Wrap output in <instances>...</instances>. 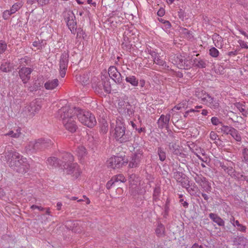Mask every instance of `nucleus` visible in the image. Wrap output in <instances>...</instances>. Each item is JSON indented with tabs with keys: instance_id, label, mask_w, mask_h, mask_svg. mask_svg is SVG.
<instances>
[{
	"instance_id": "obj_1",
	"label": "nucleus",
	"mask_w": 248,
	"mask_h": 248,
	"mask_svg": "<svg viewBox=\"0 0 248 248\" xmlns=\"http://www.w3.org/2000/svg\"><path fill=\"white\" fill-rule=\"evenodd\" d=\"M5 159L9 166L17 172L25 173L29 170L30 165L27 159L15 150L8 151Z\"/></svg>"
},
{
	"instance_id": "obj_2",
	"label": "nucleus",
	"mask_w": 248,
	"mask_h": 248,
	"mask_svg": "<svg viewBox=\"0 0 248 248\" xmlns=\"http://www.w3.org/2000/svg\"><path fill=\"white\" fill-rule=\"evenodd\" d=\"M76 109L73 108L65 106L62 107L58 111V116L62 121V124L66 129L71 133L76 132L78 126L75 122Z\"/></svg>"
},
{
	"instance_id": "obj_3",
	"label": "nucleus",
	"mask_w": 248,
	"mask_h": 248,
	"mask_svg": "<svg viewBox=\"0 0 248 248\" xmlns=\"http://www.w3.org/2000/svg\"><path fill=\"white\" fill-rule=\"evenodd\" d=\"M113 136L116 141L120 143L128 142L132 138V133L126 130L124 120L121 117L117 118Z\"/></svg>"
},
{
	"instance_id": "obj_4",
	"label": "nucleus",
	"mask_w": 248,
	"mask_h": 248,
	"mask_svg": "<svg viewBox=\"0 0 248 248\" xmlns=\"http://www.w3.org/2000/svg\"><path fill=\"white\" fill-rule=\"evenodd\" d=\"M74 108L76 109V111L75 112L76 117L81 123L91 128L95 125L96 121L93 115L90 112L83 110L79 108L74 107Z\"/></svg>"
},
{
	"instance_id": "obj_5",
	"label": "nucleus",
	"mask_w": 248,
	"mask_h": 248,
	"mask_svg": "<svg viewBox=\"0 0 248 248\" xmlns=\"http://www.w3.org/2000/svg\"><path fill=\"white\" fill-rule=\"evenodd\" d=\"M63 15L67 26L71 32L75 34L77 31V21L74 14L72 11L69 10L64 12Z\"/></svg>"
},
{
	"instance_id": "obj_6",
	"label": "nucleus",
	"mask_w": 248,
	"mask_h": 248,
	"mask_svg": "<svg viewBox=\"0 0 248 248\" xmlns=\"http://www.w3.org/2000/svg\"><path fill=\"white\" fill-rule=\"evenodd\" d=\"M172 62L181 69H188L191 66L190 62L185 56L181 54L175 55L172 59Z\"/></svg>"
},
{
	"instance_id": "obj_7",
	"label": "nucleus",
	"mask_w": 248,
	"mask_h": 248,
	"mask_svg": "<svg viewBox=\"0 0 248 248\" xmlns=\"http://www.w3.org/2000/svg\"><path fill=\"white\" fill-rule=\"evenodd\" d=\"M195 182L199 185L203 191L207 193H210L211 191L212 187L211 184L207 179L202 174L195 173V176H193Z\"/></svg>"
},
{
	"instance_id": "obj_8",
	"label": "nucleus",
	"mask_w": 248,
	"mask_h": 248,
	"mask_svg": "<svg viewBox=\"0 0 248 248\" xmlns=\"http://www.w3.org/2000/svg\"><path fill=\"white\" fill-rule=\"evenodd\" d=\"M18 69L20 78L24 84L27 83L31 78V74L33 70L29 67L22 66V65H20Z\"/></svg>"
},
{
	"instance_id": "obj_9",
	"label": "nucleus",
	"mask_w": 248,
	"mask_h": 248,
	"mask_svg": "<svg viewBox=\"0 0 248 248\" xmlns=\"http://www.w3.org/2000/svg\"><path fill=\"white\" fill-rule=\"evenodd\" d=\"M197 95L199 98H201L202 100L204 102L208 103V106L214 109H217L218 108L219 104L217 100L214 99L213 97L209 94L206 93L205 92L203 94L202 96Z\"/></svg>"
},
{
	"instance_id": "obj_10",
	"label": "nucleus",
	"mask_w": 248,
	"mask_h": 248,
	"mask_svg": "<svg viewBox=\"0 0 248 248\" xmlns=\"http://www.w3.org/2000/svg\"><path fill=\"white\" fill-rule=\"evenodd\" d=\"M124 163L123 157L120 156L112 157L107 161L108 167L113 169L122 167Z\"/></svg>"
},
{
	"instance_id": "obj_11",
	"label": "nucleus",
	"mask_w": 248,
	"mask_h": 248,
	"mask_svg": "<svg viewBox=\"0 0 248 248\" xmlns=\"http://www.w3.org/2000/svg\"><path fill=\"white\" fill-rule=\"evenodd\" d=\"M35 141L38 152L47 149L53 144L52 141L48 139H39Z\"/></svg>"
},
{
	"instance_id": "obj_12",
	"label": "nucleus",
	"mask_w": 248,
	"mask_h": 248,
	"mask_svg": "<svg viewBox=\"0 0 248 248\" xmlns=\"http://www.w3.org/2000/svg\"><path fill=\"white\" fill-rule=\"evenodd\" d=\"M174 178L177 183L180 184L183 187H186V186H189V181L188 178L182 172L176 171L174 172Z\"/></svg>"
},
{
	"instance_id": "obj_13",
	"label": "nucleus",
	"mask_w": 248,
	"mask_h": 248,
	"mask_svg": "<svg viewBox=\"0 0 248 248\" xmlns=\"http://www.w3.org/2000/svg\"><path fill=\"white\" fill-rule=\"evenodd\" d=\"M63 169L66 170V172L68 174H71L75 173L76 177H78L79 174L80 172L78 170V166L77 163H65L62 167Z\"/></svg>"
},
{
	"instance_id": "obj_14",
	"label": "nucleus",
	"mask_w": 248,
	"mask_h": 248,
	"mask_svg": "<svg viewBox=\"0 0 248 248\" xmlns=\"http://www.w3.org/2000/svg\"><path fill=\"white\" fill-rule=\"evenodd\" d=\"M170 118V114L166 115L162 114L157 122V126L159 129L165 128L168 130L169 129V123Z\"/></svg>"
},
{
	"instance_id": "obj_15",
	"label": "nucleus",
	"mask_w": 248,
	"mask_h": 248,
	"mask_svg": "<svg viewBox=\"0 0 248 248\" xmlns=\"http://www.w3.org/2000/svg\"><path fill=\"white\" fill-rule=\"evenodd\" d=\"M101 142L99 135L97 134H93V135H89L88 143L89 146L93 150L96 149Z\"/></svg>"
},
{
	"instance_id": "obj_16",
	"label": "nucleus",
	"mask_w": 248,
	"mask_h": 248,
	"mask_svg": "<svg viewBox=\"0 0 248 248\" xmlns=\"http://www.w3.org/2000/svg\"><path fill=\"white\" fill-rule=\"evenodd\" d=\"M142 156V152L137 151L132 157V159L129 163V167L131 168L138 167L140 164Z\"/></svg>"
},
{
	"instance_id": "obj_17",
	"label": "nucleus",
	"mask_w": 248,
	"mask_h": 248,
	"mask_svg": "<svg viewBox=\"0 0 248 248\" xmlns=\"http://www.w3.org/2000/svg\"><path fill=\"white\" fill-rule=\"evenodd\" d=\"M41 106L35 102H32L27 108L28 115L30 116H34L41 109Z\"/></svg>"
},
{
	"instance_id": "obj_18",
	"label": "nucleus",
	"mask_w": 248,
	"mask_h": 248,
	"mask_svg": "<svg viewBox=\"0 0 248 248\" xmlns=\"http://www.w3.org/2000/svg\"><path fill=\"white\" fill-rule=\"evenodd\" d=\"M233 162L231 161L227 162L226 164L222 162H219V166L231 177L233 173L235 172V170L233 168Z\"/></svg>"
},
{
	"instance_id": "obj_19",
	"label": "nucleus",
	"mask_w": 248,
	"mask_h": 248,
	"mask_svg": "<svg viewBox=\"0 0 248 248\" xmlns=\"http://www.w3.org/2000/svg\"><path fill=\"white\" fill-rule=\"evenodd\" d=\"M69 54L67 52H63L62 54L60 60V69H67L69 61Z\"/></svg>"
},
{
	"instance_id": "obj_20",
	"label": "nucleus",
	"mask_w": 248,
	"mask_h": 248,
	"mask_svg": "<svg viewBox=\"0 0 248 248\" xmlns=\"http://www.w3.org/2000/svg\"><path fill=\"white\" fill-rule=\"evenodd\" d=\"M101 80L104 85V91L107 93H110L111 91V87L110 83L109 82V79L108 77L107 73L106 75H102Z\"/></svg>"
},
{
	"instance_id": "obj_21",
	"label": "nucleus",
	"mask_w": 248,
	"mask_h": 248,
	"mask_svg": "<svg viewBox=\"0 0 248 248\" xmlns=\"http://www.w3.org/2000/svg\"><path fill=\"white\" fill-rule=\"evenodd\" d=\"M61 157L62 160H60V162L62 164V167H63V165L65 163H71L74 160L73 155L67 152L62 153Z\"/></svg>"
},
{
	"instance_id": "obj_22",
	"label": "nucleus",
	"mask_w": 248,
	"mask_h": 248,
	"mask_svg": "<svg viewBox=\"0 0 248 248\" xmlns=\"http://www.w3.org/2000/svg\"><path fill=\"white\" fill-rule=\"evenodd\" d=\"M168 146L170 151L174 155H178L181 154V150L180 149L179 146L177 144L175 141L173 142H167Z\"/></svg>"
},
{
	"instance_id": "obj_23",
	"label": "nucleus",
	"mask_w": 248,
	"mask_h": 248,
	"mask_svg": "<svg viewBox=\"0 0 248 248\" xmlns=\"http://www.w3.org/2000/svg\"><path fill=\"white\" fill-rule=\"evenodd\" d=\"M59 80L57 78L48 80L44 84V87L46 90H52L59 85Z\"/></svg>"
},
{
	"instance_id": "obj_24",
	"label": "nucleus",
	"mask_w": 248,
	"mask_h": 248,
	"mask_svg": "<svg viewBox=\"0 0 248 248\" xmlns=\"http://www.w3.org/2000/svg\"><path fill=\"white\" fill-rule=\"evenodd\" d=\"M25 151L29 154H34L38 152L35 140L30 141L25 146Z\"/></svg>"
},
{
	"instance_id": "obj_25",
	"label": "nucleus",
	"mask_w": 248,
	"mask_h": 248,
	"mask_svg": "<svg viewBox=\"0 0 248 248\" xmlns=\"http://www.w3.org/2000/svg\"><path fill=\"white\" fill-rule=\"evenodd\" d=\"M209 217L215 223L219 226H224L225 222L224 220L219 217L217 214L215 213H210Z\"/></svg>"
},
{
	"instance_id": "obj_26",
	"label": "nucleus",
	"mask_w": 248,
	"mask_h": 248,
	"mask_svg": "<svg viewBox=\"0 0 248 248\" xmlns=\"http://www.w3.org/2000/svg\"><path fill=\"white\" fill-rule=\"evenodd\" d=\"M193 65L199 68H204L206 67L207 64L204 59L199 58L193 59Z\"/></svg>"
},
{
	"instance_id": "obj_27",
	"label": "nucleus",
	"mask_w": 248,
	"mask_h": 248,
	"mask_svg": "<svg viewBox=\"0 0 248 248\" xmlns=\"http://www.w3.org/2000/svg\"><path fill=\"white\" fill-rule=\"evenodd\" d=\"M155 234L158 237H162L165 235V228L164 225L161 222L158 223V225L155 230Z\"/></svg>"
},
{
	"instance_id": "obj_28",
	"label": "nucleus",
	"mask_w": 248,
	"mask_h": 248,
	"mask_svg": "<svg viewBox=\"0 0 248 248\" xmlns=\"http://www.w3.org/2000/svg\"><path fill=\"white\" fill-rule=\"evenodd\" d=\"M46 163L48 165L52 167H62V164L60 162V160L55 157H48L46 160Z\"/></svg>"
},
{
	"instance_id": "obj_29",
	"label": "nucleus",
	"mask_w": 248,
	"mask_h": 248,
	"mask_svg": "<svg viewBox=\"0 0 248 248\" xmlns=\"http://www.w3.org/2000/svg\"><path fill=\"white\" fill-rule=\"evenodd\" d=\"M152 59L154 60V62L155 64L163 67L166 66V62L160 58V57L157 53L155 54V55L153 56Z\"/></svg>"
},
{
	"instance_id": "obj_30",
	"label": "nucleus",
	"mask_w": 248,
	"mask_h": 248,
	"mask_svg": "<svg viewBox=\"0 0 248 248\" xmlns=\"http://www.w3.org/2000/svg\"><path fill=\"white\" fill-rule=\"evenodd\" d=\"M125 81L134 87L137 86L139 84V80L134 76L126 77L125 78Z\"/></svg>"
},
{
	"instance_id": "obj_31",
	"label": "nucleus",
	"mask_w": 248,
	"mask_h": 248,
	"mask_svg": "<svg viewBox=\"0 0 248 248\" xmlns=\"http://www.w3.org/2000/svg\"><path fill=\"white\" fill-rule=\"evenodd\" d=\"M22 133L21 132V128H18L16 129V131L14 132L13 130L9 131L8 133L5 134V136H10L14 138H18L21 137Z\"/></svg>"
},
{
	"instance_id": "obj_32",
	"label": "nucleus",
	"mask_w": 248,
	"mask_h": 248,
	"mask_svg": "<svg viewBox=\"0 0 248 248\" xmlns=\"http://www.w3.org/2000/svg\"><path fill=\"white\" fill-rule=\"evenodd\" d=\"M22 6L23 3L22 2H18L15 3L9 10L10 11L11 14H15L16 11L19 10Z\"/></svg>"
},
{
	"instance_id": "obj_33",
	"label": "nucleus",
	"mask_w": 248,
	"mask_h": 248,
	"mask_svg": "<svg viewBox=\"0 0 248 248\" xmlns=\"http://www.w3.org/2000/svg\"><path fill=\"white\" fill-rule=\"evenodd\" d=\"M233 226L236 227L237 230L240 232H246L247 231V227L240 223L238 220L235 221L233 223Z\"/></svg>"
},
{
	"instance_id": "obj_34",
	"label": "nucleus",
	"mask_w": 248,
	"mask_h": 248,
	"mask_svg": "<svg viewBox=\"0 0 248 248\" xmlns=\"http://www.w3.org/2000/svg\"><path fill=\"white\" fill-rule=\"evenodd\" d=\"M157 153L159 156V160L161 161H164L166 158V153L163 148L161 147L157 148Z\"/></svg>"
},
{
	"instance_id": "obj_35",
	"label": "nucleus",
	"mask_w": 248,
	"mask_h": 248,
	"mask_svg": "<svg viewBox=\"0 0 248 248\" xmlns=\"http://www.w3.org/2000/svg\"><path fill=\"white\" fill-rule=\"evenodd\" d=\"M76 152L79 157H83L86 155V150L84 146H81L77 148Z\"/></svg>"
},
{
	"instance_id": "obj_36",
	"label": "nucleus",
	"mask_w": 248,
	"mask_h": 248,
	"mask_svg": "<svg viewBox=\"0 0 248 248\" xmlns=\"http://www.w3.org/2000/svg\"><path fill=\"white\" fill-rule=\"evenodd\" d=\"M119 72L117 70V68L114 66H110L108 69V74L109 75V78H111L114 76L116 75V74Z\"/></svg>"
},
{
	"instance_id": "obj_37",
	"label": "nucleus",
	"mask_w": 248,
	"mask_h": 248,
	"mask_svg": "<svg viewBox=\"0 0 248 248\" xmlns=\"http://www.w3.org/2000/svg\"><path fill=\"white\" fill-rule=\"evenodd\" d=\"M114 82L117 84H121L123 82V77L122 76L121 73L120 72H118L116 75H115L114 77L111 78Z\"/></svg>"
},
{
	"instance_id": "obj_38",
	"label": "nucleus",
	"mask_w": 248,
	"mask_h": 248,
	"mask_svg": "<svg viewBox=\"0 0 248 248\" xmlns=\"http://www.w3.org/2000/svg\"><path fill=\"white\" fill-rule=\"evenodd\" d=\"M234 129L233 127L231 126H229L227 125H222L220 128V130L222 132H223L224 134H230L232 133V131Z\"/></svg>"
},
{
	"instance_id": "obj_39",
	"label": "nucleus",
	"mask_w": 248,
	"mask_h": 248,
	"mask_svg": "<svg viewBox=\"0 0 248 248\" xmlns=\"http://www.w3.org/2000/svg\"><path fill=\"white\" fill-rule=\"evenodd\" d=\"M7 49V45L4 40H0V57L1 55L4 53Z\"/></svg>"
},
{
	"instance_id": "obj_40",
	"label": "nucleus",
	"mask_w": 248,
	"mask_h": 248,
	"mask_svg": "<svg viewBox=\"0 0 248 248\" xmlns=\"http://www.w3.org/2000/svg\"><path fill=\"white\" fill-rule=\"evenodd\" d=\"M95 92L99 94H102L103 93V91L104 90V85L101 82H98L94 87Z\"/></svg>"
},
{
	"instance_id": "obj_41",
	"label": "nucleus",
	"mask_w": 248,
	"mask_h": 248,
	"mask_svg": "<svg viewBox=\"0 0 248 248\" xmlns=\"http://www.w3.org/2000/svg\"><path fill=\"white\" fill-rule=\"evenodd\" d=\"M232 177L237 179L238 180L245 181V180H246L247 176H245L241 174L240 172H236L235 171V172L233 173L232 175Z\"/></svg>"
},
{
	"instance_id": "obj_42",
	"label": "nucleus",
	"mask_w": 248,
	"mask_h": 248,
	"mask_svg": "<svg viewBox=\"0 0 248 248\" xmlns=\"http://www.w3.org/2000/svg\"><path fill=\"white\" fill-rule=\"evenodd\" d=\"M112 178H113V181H114L115 183L118 182L124 183L126 181V179L123 174L115 175Z\"/></svg>"
},
{
	"instance_id": "obj_43",
	"label": "nucleus",
	"mask_w": 248,
	"mask_h": 248,
	"mask_svg": "<svg viewBox=\"0 0 248 248\" xmlns=\"http://www.w3.org/2000/svg\"><path fill=\"white\" fill-rule=\"evenodd\" d=\"M79 81L82 85L88 84L89 82V77L87 74H84L80 77Z\"/></svg>"
},
{
	"instance_id": "obj_44",
	"label": "nucleus",
	"mask_w": 248,
	"mask_h": 248,
	"mask_svg": "<svg viewBox=\"0 0 248 248\" xmlns=\"http://www.w3.org/2000/svg\"><path fill=\"white\" fill-rule=\"evenodd\" d=\"M231 135L237 141H240L241 140V137L239 134L238 131L235 128L232 131Z\"/></svg>"
},
{
	"instance_id": "obj_45",
	"label": "nucleus",
	"mask_w": 248,
	"mask_h": 248,
	"mask_svg": "<svg viewBox=\"0 0 248 248\" xmlns=\"http://www.w3.org/2000/svg\"><path fill=\"white\" fill-rule=\"evenodd\" d=\"M0 69L1 71L3 72H9L11 71V69L9 67V63H8L7 62L5 63H2L0 66Z\"/></svg>"
},
{
	"instance_id": "obj_46",
	"label": "nucleus",
	"mask_w": 248,
	"mask_h": 248,
	"mask_svg": "<svg viewBox=\"0 0 248 248\" xmlns=\"http://www.w3.org/2000/svg\"><path fill=\"white\" fill-rule=\"evenodd\" d=\"M209 53L212 57L217 58L218 56L219 52L216 48L212 47L209 49Z\"/></svg>"
},
{
	"instance_id": "obj_47",
	"label": "nucleus",
	"mask_w": 248,
	"mask_h": 248,
	"mask_svg": "<svg viewBox=\"0 0 248 248\" xmlns=\"http://www.w3.org/2000/svg\"><path fill=\"white\" fill-rule=\"evenodd\" d=\"M42 6L46 4L48 2V0H28V3L30 4H32L35 2Z\"/></svg>"
},
{
	"instance_id": "obj_48",
	"label": "nucleus",
	"mask_w": 248,
	"mask_h": 248,
	"mask_svg": "<svg viewBox=\"0 0 248 248\" xmlns=\"http://www.w3.org/2000/svg\"><path fill=\"white\" fill-rule=\"evenodd\" d=\"M235 107L241 112L242 113L243 115H244V113H246L245 110V106L242 103L240 102L236 103L234 104Z\"/></svg>"
},
{
	"instance_id": "obj_49",
	"label": "nucleus",
	"mask_w": 248,
	"mask_h": 248,
	"mask_svg": "<svg viewBox=\"0 0 248 248\" xmlns=\"http://www.w3.org/2000/svg\"><path fill=\"white\" fill-rule=\"evenodd\" d=\"M46 43H44L43 41H42L41 42L39 40L38 41H35L33 42L32 45L33 46L37 48V49H42L43 47H44L45 44Z\"/></svg>"
},
{
	"instance_id": "obj_50",
	"label": "nucleus",
	"mask_w": 248,
	"mask_h": 248,
	"mask_svg": "<svg viewBox=\"0 0 248 248\" xmlns=\"http://www.w3.org/2000/svg\"><path fill=\"white\" fill-rule=\"evenodd\" d=\"M242 155L244 161L248 163V149L245 148L243 149Z\"/></svg>"
},
{
	"instance_id": "obj_51",
	"label": "nucleus",
	"mask_w": 248,
	"mask_h": 248,
	"mask_svg": "<svg viewBox=\"0 0 248 248\" xmlns=\"http://www.w3.org/2000/svg\"><path fill=\"white\" fill-rule=\"evenodd\" d=\"M128 107H127V106H126L124 108V111L127 115L130 116L134 113V110L131 108V106L130 105H128Z\"/></svg>"
},
{
	"instance_id": "obj_52",
	"label": "nucleus",
	"mask_w": 248,
	"mask_h": 248,
	"mask_svg": "<svg viewBox=\"0 0 248 248\" xmlns=\"http://www.w3.org/2000/svg\"><path fill=\"white\" fill-rule=\"evenodd\" d=\"M160 191V188L159 186H155L154 190L153 197H159Z\"/></svg>"
},
{
	"instance_id": "obj_53",
	"label": "nucleus",
	"mask_w": 248,
	"mask_h": 248,
	"mask_svg": "<svg viewBox=\"0 0 248 248\" xmlns=\"http://www.w3.org/2000/svg\"><path fill=\"white\" fill-rule=\"evenodd\" d=\"M211 122L213 125H217L218 124L221 123L218 118L216 117H213L211 118Z\"/></svg>"
},
{
	"instance_id": "obj_54",
	"label": "nucleus",
	"mask_w": 248,
	"mask_h": 248,
	"mask_svg": "<svg viewBox=\"0 0 248 248\" xmlns=\"http://www.w3.org/2000/svg\"><path fill=\"white\" fill-rule=\"evenodd\" d=\"M178 16L180 19H183L186 16L185 11L182 9H179Z\"/></svg>"
},
{
	"instance_id": "obj_55",
	"label": "nucleus",
	"mask_w": 248,
	"mask_h": 248,
	"mask_svg": "<svg viewBox=\"0 0 248 248\" xmlns=\"http://www.w3.org/2000/svg\"><path fill=\"white\" fill-rule=\"evenodd\" d=\"M11 15L12 14H11L10 10H6L3 13V17L4 19H8Z\"/></svg>"
},
{
	"instance_id": "obj_56",
	"label": "nucleus",
	"mask_w": 248,
	"mask_h": 248,
	"mask_svg": "<svg viewBox=\"0 0 248 248\" xmlns=\"http://www.w3.org/2000/svg\"><path fill=\"white\" fill-rule=\"evenodd\" d=\"M115 182L113 181V178H111V179L108 182V183L106 184V188L108 189H109L111 188L112 186L115 184Z\"/></svg>"
},
{
	"instance_id": "obj_57",
	"label": "nucleus",
	"mask_w": 248,
	"mask_h": 248,
	"mask_svg": "<svg viewBox=\"0 0 248 248\" xmlns=\"http://www.w3.org/2000/svg\"><path fill=\"white\" fill-rule=\"evenodd\" d=\"M186 189L187 192L191 195H194L195 193V191L194 189V188L190 187L189 186H186V187H184Z\"/></svg>"
},
{
	"instance_id": "obj_58",
	"label": "nucleus",
	"mask_w": 248,
	"mask_h": 248,
	"mask_svg": "<svg viewBox=\"0 0 248 248\" xmlns=\"http://www.w3.org/2000/svg\"><path fill=\"white\" fill-rule=\"evenodd\" d=\"M238 43L240 45V46L241 47V48H245V49H247L248 48V45L247 44V43L246 42H245L244 41H242L241 40H239L238 41Z\"/></svg>"
},
{
	"instance_id": "obj_59",
	"label": "nucleus",
	"mask_w": 248,
	"mask_h": 248,
	"mask_svg": "<svg viewBox=\"0 0 248 248\" xmlns=\"http://www.w3.org/2000/svg\"><path fill=\"white\" fill-rule=\"evenodd\" d=\"M123 48L125 47L126 49H130L131 48V45L130 44L129 42H123L122 44Z\"/></svg>"
},
{
	"instance_id": "obj_60",
	"label": "nucleus",
	"mask_w": 248,
	"mask_h": 248,
	"mask_svg": "<svg viewBox=\"0 0 248 248\" xmlns=\"http://www.w3.org/2000/svg\"><path fill=\"white\" fill-rule=\"evenodd\" d=\"M218 135L214 131H211L210 134V138L212 140H216L217 139Z\"/></svg>"
},
{
	"instance_id": "obj_61",
	"label": "nucleus",
	"mask_w": 248,
	"mask_h": 248,
	"mask_svg": "<svg viewBox=\"0 0 248 248\" xmlns=\"http://www.w3.org/2000/svg\"><path fill=\"white\" fill-rule=\"evenodd\" d=\"M170 200L168 198L164 206V210H170Z\"/></svg>"
},
{
	"instance_id": "obj_62",
	"label": "nucleus",
	"mask_w": 248,
	"mask_h": 248,
	"mask_svg": "<svg viewBox=\"0 0 248 248\" xmlns=\"http://www.w3.org/2000/svg\"><path fill=\"white\" fill-rule=\"evenodd\" d=\"M108 130V125L104 124L103 125L101 128V132L103 134H105L107 132Z\"/></svg>"
},
{
	"instance_id": "obj_63",
	"label": "nucleus",
	"mask_w": 248,
	"mask_h": 248,
	"mask_svg": "<svg viewBox=\"0 0 248 248\" xmlns=\"http://www.w3.org/2000/svg\"><path fill=\"white\" fill-rule=\"evenodd\" d=\"M179 202H180V203H181V204L183 205V206L185 208H187V207H188V205H189L188 203L187 202H186V201H184V199H181L180 200Z\"/></svg>"
},
{
	"instance_id": "obj_64",
	"label": "nucleus",
	"mask_w": 248,
	"mask_h": 248,
	"mask_svg": "<svg viewBox=\"0 0 248 248\" xmlns=\"http://www.w3.org/2000/svg\"><path fill=\"white\" fill-rule=\"evenodd\" d=\"M242 239H243V237L237 236V237H236L234 238L233 242L236 244L239 245V244H240V241Z\"/></svg>"
}]
</instances>
